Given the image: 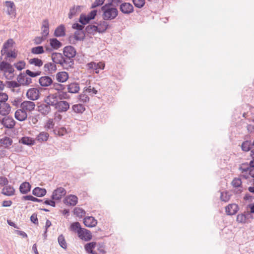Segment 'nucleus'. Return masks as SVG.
<instances>
[{"label": "nucleus", "instance_id": "f257e3e1", "mask_svg": "<svg viewBox=\"0 0 254 254\" xmlns=\"http://www.w3.org/2000/svg\"><path fill=\"white\" fill-rule=\"evenodd\" d=\"M71 231L76 232L78 237L85 241H89L92 239L91 232L86 229L82 228L78 222H73L70 225Z\"/></svg>", "mask_w": 254, "mask_h": 254}, {"label": "nucleus", "instance_id": "f03ea898", "mask_svg": "<svg viewBox=\"0 0 254 254\" xmlns=\"http://www.w3.org/2000/svg\"><path fill=\"white\" fill-rule=\"evenodd\" d=\"M103 14L102 17L104 20H112L116 18L118 15L119 11L116 7L107 8L102 10Z\"/></svg>", "mask_w": 254, "mask_h": 254}, {"label": "nucleus", "instance_id": "7ed1b4c3", "mask_svg": "<svg viewBox=\"0 0 254 254\" xmlns=\"http://www.w3.org/2000/svg\"><path fill=\"white\" fill-rule=\"evenodd\" d=\"M0 123L4 127L7 128H13L15 125V122L12 117L5 116L2 119L0 118Z\"/></svg>", "mask_w": 254, "mask_h": 254}, {"label": "nucleus", "instance_id": "20e7f679", "mask_svg": "<svg viewBox=\"0 0 254 254\" xmlns=\"http://www.w3.org/2000/svg\"><path fill=\"white\" fill-rule=\"evenodd\" d=\"M250 213L247 212L245 214H238L237 217V221L240 223L246 222L247 219L251 217V213H254V203L249 205Z\"/></svg>", "mask_w": 254, "mask_h": 254}, {"label": "nucleus", "instance_id": "39448f33", "mask_svg": "<svg viewBox=\"0 0 254 254\" xmlns=\"http://www.w3.org/2000/svg\"><path fill=\"white\" fill-rule=\"evenodd\" d=\"M66 191L65 190L62 188H58L54 190L51 198L53 200H60L62 197L66 194Z\"/></svg>", "mask_w": 254, "mask_h": 254}, {"label": "nucleus", "instance_id": "423d86ee", "mask_svg": "<svg viewBox=\"0 0 254 254\" xmlns=\"http://www.w3.org/2000/svg\"><path fill=\"white\" fill-rule=\"evenodd\" d=\"M53 83V80L48 75L41 76L39 79V83L43 87H50L51 88Z\"/></svg>", "mask_w": 254, "mask_h": 254}, {"label": "nucleus", "instance_id": "0eeeda50", "mask_svg": "<svg viewBox=\"0 0 254 254\" xmlns=\"http://www.w3.org/2000/svg\"><path fill=\"white\" fill-rule=\"evenodd\" d=\"M43 70L46 74L51 75L57 70V65L54 63H47L44 65Z\"/></svg>", "mask_w": 254, "mask_h": 254}, {"label": "nucleus", "instance_id": "6e6552de", "mask_svg": "<svg viewBox=\"0 0 254 254\" xmlns=\"http://www.w3.org/2000/svg\"><path fill=\"white\" fill-rule=\"evenodd\" d=\"M120 11L125 14H129L134 11L133 5L129 2H124L120 5Z\"/></svg>", "mask_w": 254, "mask_h": 254}, {"label": "nucleus", "instance_id": "1a4fd4ad", "mask_svg": "<svg viewBox=\"0 0 254 254\" xmlns=\"http://www.w3.org/2000/svg\"><path fill=\"white\" fill-rule=\"evenodd\" d=\"M85 38V32L83 31H76L73 36H70L69 37V41L71 43L74 44V42H72V40L74 39L76 41H82Z\"/></svg>", "mask_w": 254, "mask_h": 254}, {"label": "nucleus", "instance_id": "9d476101", "mask_svg": "<svg viewBox=\"0 0 254 254\" xmlns=\"http://www.w3.org/2000/svg\"><path fill=\"white\" fill-rule=\"evenodd\" d=\"M63 54L64 57L73 59L76 54V51L73 47L67 46L63 49Z\"/></svg>", "mask_w": 254, "mask_h": 254}, {"label": "nucleus", "instance_id": "9b49d317", "mask_svg": "<svg viewBox=\"0 0 254 254\" xmlns=\"http://www.w3.org/2000/svg\"><path fill=\"white\" fill-rule=\"evenodd\" d=\"M44 102L49 105L50 107L53 106L55 108L59 102L58 96L56 94H50L46 97L44 99Z\"/></svg>", "mask_w": 254, "mask_h": 254}, {"label": "nucleus", "instance_id": "f8f14e48", "mask_svg": "<svg viewBox=\"0 0 254 254\" xmlns=\"http://www.w3.org/2000/svg\"><path fill=\"white\" fill-rule=\"evenodd\" d=\"M74 62L73 58L64 57L61 66L64 68L68 70L74 67Z\"/></svg>", "mask_w": 254, "mask_h": 254}, {"label": "nucleus", "instance_id": "ddd939ff", "mask_svg": "<svg viewBox=\"0 0 254 254\" xmlns=\"http://www.w3.org/2000/svg\"><path fill=\"white\" fill-rule=\"evenodd\" d=\"M39 91L37 88H32L28 90L26 96L28 99L34 101L39 98Z\"/></svg>", "mask_w": 254, "mask_h": 254}, {"label": "nucleus", "instance_id": "4468645a", "mask_svg": "<svg viewBox=\"0 0 254 254\" xmlns=\"http://www.w3.org/2000/svg\"><path fill=\"white\" fill-rule=\"evenodd\" d=\"M37 110L39 112L41 113L43 115H47L49 114L51 111V108L49 105L46 102L41 104L37 107Z\"/></svg>", "mask_w": 254, "mask_h": 254}, {"label": "nucleus", "instance_id": "2eb2a0df", "mask_svg": "<svg viewBox=\"0 0 254 254\" xmlns=\"http://www.w3.org/2000/svg\"><path fill=\"white\" fill-rule=\"evenodd\" d=\"M69 108V103L65 101H59L55 109L60 112H66Z\"/></svg>", "mask_w": 254, "mask_h": 254}, {"label": "nucleus", "instance_id": "dca6fc26", "mask_svg": "<svg viewBox=\"0 0 254 254\" xmlns=\"http://www.w3.org/2000/svg\"><path fill=\"white\" fill-rule=\"evenodd\" d=\"M107 21L103 19L97 23V26H96L97 32L99 33H104L109 28V24Z\"/></svg>", "mask_w": 254, "mask_h": 254}, {"label": "nucleus", "instance_id": "f3484780", "mask_svg": "<svg viewBox=\"0 0 254 254\" xmlns=\"http://www.w3.org/2000/svg\"><path fill=\"white\" fill-rule=\"evenodd\" d=\"M11 111L10 105L6 103H0V115L7 116Z\"/></svg>", "mask_w": 254, "mask_h": 254}, {"label": "nucleus", "instance_id": "a211bd4d", "mask_svg": "<svg viewBox=\"0 0 254 254\" xmlns=\"http://www.w3.org/2000/svg\"><path fill=\"white\" fill-rule=\"evenodd\" d=\"M20 107L25 111H31L34 110L35 104L32 101H24L21 104Z\"/></svg>", "mask_w": 254, "mask_h": 254}, {"label": "nucleus", "instance_id": "6ab92c4d", "mask_svg": "<svg viewBox=\"0 0 254 254\" xmlns=\"http://www.w3.org/2000/svg\"><path fill=\"white\" fill-rule=\"evenodd\" d=\"M78 201V198L74 195H69L66 196L64 200V203L70 206L75 205Z\"/></svg>", "mask_w": 254, "mask_h": 254}, {"label": "nucleus", "instance_id": "aec40b11", "mask_svg": "<svg viewBox=\"0 0 254 254\" xmlns=\"http://www.w3.org/2000/svg\"><path fill=\"white\" fill-rule=\"evenodd\" d=\"M83 223L87 227H93L97 225V221L92 216H87L84 218Z\"/></svg>", "mask_w": 254, "mask_h": 254}, {"label": "nucleus", "instance_id": "412c9836", "mask_svg": "<svg viewBox=\"0 0 254 254\" xmlns=\"http://www.w3.org/2000/svg\"><path fill=\"white\" fill-rule=\"evenodd\" d=\"M15 118L19 121H25L27 118V114L26 112L22 109L17 110L15 113Z\"/></svg>", "mask_w": 254, "mask_h": 254}, {"label": "nucleus", "instance_id": "4be33fe9", "mask_svg": "<svg viewBox=\"0 0 254 254\" xmlns=\"http://www.w3.org/2000/svg\"><path fill=\"white\" fill-rule=\"evenodd\" d=\"M225 210L227 215H233L237 212L239 210V206L235 203L230 204L226 207Z\"/></svg>", "mask_w": 254, "mask_h": 254}, {"label": "nucleus", "instance_id": "5701e85b", "mask_svg": "<svg viewBox=\"0 0 254 254\" xmlns=\"http://www.w3.org/2000/svg\"><path fill=\"white\" fill-rule=\"evenodd\" d=\"M64 57L62 54L56 52L52 53L51 55L53 62L56 64H60L61 65Z\"/></svg>", "mask_w": 254, "mask_h": 254}, {"label": "nucleus", "instance_id": "b1692460", "mask_svg": "<svg viewBox=\"0 0 254 254\" xmlns=\"http://www.w3.org/2000/svg\"><path fill=\"white\" fill-rule=\"evenodd\" d=\"M56 77L58 82L63 83L67 80L69 76L67 72L65 71H60L56 74Z\"/></svg>", "mask_w": 254, "mask_h": 254}, {"label": "nucleus", "instance_id": "393cba45", "mask_svg": "<svg viewBox=\"0 0 254 254\" xmlns=\"http://www.w3.org/2000/svg\"><path fill=\"white\" fill-rule=\"evenodd\" d=\"M67 89L69 93H77L80 90L79 85L77 82H72L67 85Z\"/></svg>", "mask_w": 254, "mask_h": 254}, {"label": "nucleus", "instance_id": "a878e982", "mask_svg": "<svg viewBox=\"0 0 254 254\" xmlns=\"http://www.w3.org/2000/svg\"><path fill=\"white\" fill-rule=\"evenodd\" d=\"M1 193L6 196H12L15 193V189L12 186L7 185L2 189Z\"/></svg>", "mask_w": 254, "mask_h": 254}, {"label": "nucleus", "instance_id": "bb28decb", "mask_svg": "<svg viewBox=\"0 0 254 254\" xmlns=\"http://www.w3.org/2000/svg\"><path fill=\"white\" fill-rule=\"evenodd\" d=\"M42 32L41 34L44 37H46L49 34V21L47 19H46L43 21L42 26L41 27Z\"/></svg>", "mask_w": 254, "mask_h": 254}, {"label": "nucleus", "instance_id": "cd10ccee", "mask_svg": "<svg viewBox=\"0 0 254 254\" xmlns=\"http://www.w3.org/2000/svg\"><path fill=\"white\" fill-rule=\"evenodd\" d=\"M5 4L7 7V13L8 15H13L15 13V6L13 1H5Z\"/></svg>", "mask_w": 254, "mask_h": 254}, {"label": "nucleus", "instance_id": "c85d7f7f", "mask_svg": "<svg viewBox=\"0 0 254 254\" xmlns=\"http://www.w3.org/2000/svg\"><path fill=\"white\" fill-rule=\"evenodd\" d=\"M65 35V29L64 25L61 24L57 27L54 32V36L57 37H63Z\"/></svg>", "mask_w": 254, "mask_h": 254}, {"label": "nucleus", "instance_id": "c756f323", "mask_svg": "<svg viewBox=\"0 0 254 254\" xmlns=\"http://www.w3.org/2000/svg\"><path fill=\"white\" fill-rule=\"evenodd\" d=\"M30 184L27 182L22 183L19 187V191L22 194H27L31 190Z\"/></svg>", "mask_w": 254, "mask_h": 254}, {"label": "nucleus", "instance_id": "7c9ffc66", "mask_svg": "<svg viewBox=\"0 0 254 254\" xmlns=\"http://www.w3.org/2000/svg\"><path fill=\"white\" fill-rule=\"evenodd\" d=\"M46 193L47 190L45 189L40 188L39 187H36L32 191L33 194L37 197H42L44 196Z\"/></svg>", "mask_w": 254, "mask_h": 254}, {"label": "nucleus", "instance_id": "2f4dec72", "mask_svg": "<svg viewBox=\"0 0 254 254\" xmlns=\"http://www.w3.org/2000/svg\"><path fill=\"white\" fill-rule=\"evenodd\" d=\"M50 44L51 47L54 49H58L62 46V43L56 38L50 39Z\"/></svg>", "mask_w": 254, "mask_h": 254}, {"label": "nucleus", "instance_id": "473e14b6", "mask_svg": "<svg viewBox=\"0 0 254 254\" xmlns=\"http://www.w3.org/2000/svg\"><path fill=\"white\" fill-rule=\"evenodd\" d=\"M19 142L29 146H31L35 143V140L30 137H23L19 140Z\"/></svg>", "mask_w": 254, "mask_h": 254}, {"label": "nucleus", "instance_id": "72a5a7b5", "mask_svg": "<svg viewBox=\"0 0 254 254\" xmlns=\"http://www.w3.org/2000/svg\"><path fill=\"white\" fill-rule=\"evenodd\" d=\"M12 143V140L8 137H4L0 139V144L4 148H8Z\"/></svg>", "mask_w": 254, "mask_h": 254}, {"label": "nucleus", "instance_id": "f704fd0d", "mask_svg": "<svg viewBox=\"0 0 254 254\" xmlns=\"http://www.w3.org/2000/svg\"><path fill=\"white\" fill-rule=\"evenodd\" d=\"M96 245L97 243L94 242L87 243L84 246L85 250L88 254L92 253L94 252L93 250L96 247Z\"/></svg>", "mask_w": 254, "mask_h": 254}, {"label": "nucleus", "instance_id": "c9c22d12", "mask_svg": "<svg viewBox=\"0 0 254 254\" xmlns=\"http://www.w3.org/2000/svg\"><path fill=\"white\" fill-rule=\"evenodd\" d=\"M29 63L30 64L34 65L35 66L39 67L42 66L43 64L42 60L36 58L30 59L29 60Z\"/></svg>", "mask_w": 254, "mask_h": 254}, {"label": "nucleus", "instance_id": "e433bc0d", "mask_svg": "<svg viewBox=\"0 0 254 254\" xmlns=\"http://www.w3.org/2000/svg\"><path fill=\"white\" fill-rule=\"evenodd\" d=\"M49 137V134L46 132H40L36 137V139L39 142L47 141Z\"/></svg>", "mask_w": 254, "mask_h": 254}, {"label": "nucleus", "instance_id": "4c0bfd02", "mask_svg": "<svg viewBox=\"0 0 254 254\" xmlns=\"http://www.w3.org/2000/svg\"><path fill=\"white\" fill-rule=\"evenodd\" d=\"M242 150L244 151H249L252 150V143L251 141L246 140L243 142L241 145Z\"/></svg>", "mask_w": 254, "mask_h": 254}, {"label": "nucleus", "instance_id": "58836bf2", "mask_svg": "<svg viewBox=\"0 0 254 254\" xmlns=\"http://www.w3.org/2000/svg\"><path fill=\"white\" fill-rule=\"evenodd\" d=\"M72 108L73 111L76 113H82L85 110L84 106L80 104L73 105Z\"/></svg>", "mask_w": 254, "mask_h": 254}, {"label": "nucleus", "instance_id": "ea45409f", "mask_svg": "<svg viewBox=\"0 0 254 254\" xmlns=\"http://www.w3.org/2000/svg\"><path fill=\"white\" fill-rule=\"evenodd\" d=\"M91 19L88 16L83 13H82L79 18V22L83 25H85L89 23Z\"/></svg>", "mask_w": 254, "mask_h": 254}, {"label": "nucleus", "instance_id": "a19ab883", "mask_svg": "<svg viewBox=\"0 0 254 254\" xmlns=\"http://www.w3.org/2000/svg\"><path fill=\"white\" fill-rule=\"evenodd\" d=\"M80 11V6L78 5L76 7L73 6L70 9L69 12L68 13V17L70 19H71L73 16L76 15V13L77 12H79Z\"/></svg>", "mask_w": 254, "mask_h": 254}, {"label": "nucleus", "instance_id": "79ce46f5", "mask_svg": "<svg viewBox=\"0 0 254 254\" xmlns=\"http://www.w3.org/2000/svg\"><path fill=\"white\" fill-rule=\"evenodd\" d=\"M31 52L33 54L39 55L44 53V48L42 46H38L31 49Z\"/></svg>", "mask_w": 254, "mask_h": 254}, {"label": "nucleus", "instance_id": "37998d69", "mask_svg": "<svg viewBox=\"0 0 254 254\" xmlns=\"http://www.w3.org/2000/svg\"><path fill=\"white\" fill-rule=\"evenodd\" d=\"M84 31L85 33L87 32L88 34H93L94 32H97V27L94 25H88L85 27Z\"/></svg>", "mask_w": 254, "mask_h": 254}, {"label": "nucleus", "instance_id": "c03bdc74", "mask_svg": "<svg viewBox=\"0 0 254 254\" xmlns=\"http://www.w3.org/2000/svg\"><path fill=\"white\" fill-rule=\"evenodd\" d=\"M52 89H54L56 90L59 91H63L65 89V85L62 84L61 83L54 82L53 81L52 86L51 87Z\"/></svg>", "mask_w": 254, "mask_h": 254}, {"label": "nucleus", "instance_id": "a18cd8bd", "mask_svg": "<svg viewBox=\"0 0 254 254\" xmlns=\"http://www.w3.org/2000/svg\"><path fill=\"white\" fill-rule=\"evenodd\" d=\"M58 240L60 246L64 249H66L67 248V245L64 236L63 235H60L58 237Z\"/></svg>", "mask_w": 254, "mask_h": 254}, {"label": "nucleus", "instance_id": "49530a36", "mask_svg": "<svg viewBox=\"0 0 254 254\" xmlns=\"http://www.w3.org/2000/svg\"><path fill=\"white\" fill-rule=\"evenodd\" d=\"M73 213L77 216L80 217H82L85 214V211L79 207H75L73 210Z\"/></svg>", "mask_w": 254, "mask_h": 254}, {"label": "nucleus", "instance_id": "de8ad7c7", "mask_svg": "<svg viewBox=\"0 0 254 254\" xmlns=\"http://www.w3.org/2000/svg\"><path fill=\"white\" fill-rule=\"evenodd\" d=\"M132 1L134 6L138 8L143 7L145 4V0H132Z\"/></svg>", "mask_w": 254, "mask_h": 254}, {"label": "nucleus", "instance_id": "09e8293b", "mask_svg": "<svg viewBox=\"0 0 254 254\" xmlns=\"http://www.w3.org/2000/svg\"><path fill=\"white\" fill-rule=\"evenodd\" d=\"M41 74V71H37L35 72L32 71L29 69H27L25 71V74L29 76L30 77H35L40 75Z\"/></svg>", "mask_w": 254, "mask_h": 254}, {"label": "nucleus", "instance_id": "8fccbe9b", "mask_svg": "<svg viewBox=\"0 0 254 254\" xmlns=\"http://www.w3.org/2000/svg\"><path fill=\"white\" fill-rule=\"evenodd\" d=\"M22 199L24 200H31L34 202H42V200L35 197L31 195H24L22 197Z\"/></svg>", "mask_w": 254, "mask_h": 254}, {"label": "nucleus", "instance_id": "3c124183", "mask_svg": "<svg viewBox=\"0 0 254 254\" xmlns=\"http://www.w3.org/2000/svg\"><path fill=\"white\" fill-rule=\"evenodd\" d=\"M232 186L235 188H240L242 185V181L240 178H235L231 183Z\"/></svg>", "mask_w": 254, "mask_h": 254}, {"label": "nucleus", "instance_id": "603ef678", "mask_svg": "<svg viewBox=\"0 0 254 254\" xmlns=\"http://www.w3.org/2000/svg\"><path fill=\"white\" fill-rule=\"evenodd\" d=\"M26 64L23 61H20L18 63L14 64V65L18 70H21L25 66Z\"/></svg>", "mask_w": 254, "mask_h": 254}, {"label": "nucleus", "instance_id": "864d4df0", "mask_svg": "<svg viewBox=\"0 0 254 254\" xmlns=\"http://www.w3.org/2000/svg\"><path fill=\"white\" fill-rule=\"evenodd\" d=\"M108 3H106L103 6L101 7V10L106 9L107 8H115V5L114 4L112 0H107Z\"/></svg>", "mask_w": 254, "mask_h": 254}, {"label": "nucleus", "instance_id": "5fc2aeb1", "mask_svg": "<svg viewBox=\"0 0 254 254\" xmlns=\"http://www.w3.org/2000/svg\"><path fill=\"white\" fill-rule=\"evenodd\" d=\"M230 198V196L228 195L227 192H221L220 195V199L222 201L227 202Z\"/></svg>", "mask_w": 254, "mask_h": 254}, {"label": "nucleus", "instance_id": "6e6d98bb", "mask_svg": "<svg viewBox=\"0 0 254 254\" xmlns=\"http://www.w3.org/2000/svg\"><path fill=\"white\" fill-rule=\"evenodd\" d=\"M9 63L2 61L0 63V70L5 72L8 66H9Z\"/></svg>", "mask_w": 254, "mask_h": 254}, {"label": "nucleus", "instance_id": "4d7b16f0", "mask_svg": "<svg viewBox=\"0 0 254 254\" xmlns=\"http://www.w3.org/2000/svg\"><path fill=\"white\" fill-rule=\"evenodd\" d=\"M72 28L74 29H76V31H83L84 30V25L82 24L78 23H74L72 24Z\"/></svg>", "mask_w": 254, "mask_h": 254}, {"label": "nucleus", "instance_id": "13d9d810", "mask_svg": "<svg viewBox=\"0 0 254 254\" xmlns=\"http://www.w3.org/2000/svg\"><path fill=\"white\" fill-rule=\"evenodd\" d=\"M6 83L8 88H16L20 85V84L15 81H6Z\"/></svg>", "mask_w": 254, "mask_h": 254}, {"label": "nucleus", "instance_id": "bf43d9fd", "mask_svg": "<svg viewBox=\"0 0 254 254\" xmlns=\"http://www.w3.org/2000/svg\"><path fill=\"white\" fill-rule=\"evenodd\" d=\"M105 0H95L92 4L91 8H95L96 7L101 6L104 2Z\"/></svg>", "mask_w": 254, "mask_h": 254}, {"label": "nucleus", "instance_id": "052dcab7", "mask_svg": "<svg viewBox=\"0 0 254 254\" xmlns=\"http://www.w3.org/2000/svg\"><path fill=\"white\" fill-rule=\"evenodd\" d=\"M14 43L13 40L12 39L7 40L3 45L4 49H8L9 47H12Z\"/></svg>", "mask_w": 254, "mask_h": 254}, {"label": "nucleus", "instance_id": "680f3d73", "mask_svg": "<svg viewBox=\"0 0 254 254\" xmlns=\"http://www.w3.org/2000/svg\"><path fill=\"white\" fill-rule=\"evenodd\" d=\"M8 99V95L6 93L0 92V102L1 103H5Z\"/></svg>", "mask_w": 254, "mask_h": 254}, {"label": "nucleus", "instance_id": "e2e57ef3", "mask_svg": "<svg viewBox=\"0 0 254 254\" xmlns=\"http://www.w3.org/2000/svg\"><path fill=\"white\" fill-rule=\"evenodd\" d=\"M46 38V37H44L43 35L42 37H36L34 39V44L36 45H39L42 43Z\"/></svg>", "mask_w": 254, "mask_h": 254}, {"label": "nucleus", "instance_id": "0e129e2a", "mask_svg": "<svg viewBox=\"0 0 254 254\" xmlns=\"http://www.w3.org/2000/svg\"><path fill=\"white\" fill-rule=\"evenodd\" d=\"M87 66L89 69H92L94 70L98 69V64L94 62H90L88 63L87 64Z\"/></svg>", "mask_w": 254, "mask_h": 254}, {"label": "nucleus", "instance_id": "69168bd1", "mask_svg": "<svg viewBox=\"0 0 254 254\" xmlns=\"http://www.w3.org/2000/svg\"><path fill=\"white\" fill-rule=\"evenodd\" d=\"M26 75L23 74L22 73H20V74L18 76L17 78V81L20 83L19 84H21L23 85V82H24V80H25Z\"/></svg>", "mask_w": 254, "mask_h": 254}, {"label": "nucleus", "instance_id": "338daca9", "mask_svg": "<svg viewBox=\"0 0 254 254\" xmlns=\"http://www.w3.org/2000/svg\"><path fill=\"white\" fill-rule=\"evenodd\" d=\"M79 99L83 103H86L89 101V97L85 94H81L79 95Z\"/></svg>", "mask_w": 254, "mask_h": 254}, {"label": "nucleus", "instance_id": "774afa93", "mask_svg": "<svg viewBox=\"0 0 254 254\" xmlns=\"http://www.w3.org/2000/svg\"><path fill=\"white\" fill-rule=\"evenodd\" d=\"M8 184L7 179L4 177H0V186H6Z\"/></svg>", "mask_w": 254, "mask_h": 254}]
</instances>
